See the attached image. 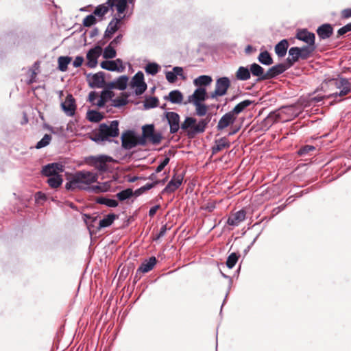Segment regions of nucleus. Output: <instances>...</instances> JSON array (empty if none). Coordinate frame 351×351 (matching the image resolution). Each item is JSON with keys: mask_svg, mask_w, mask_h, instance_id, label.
I'll return each mask as SVG.
<instances>
[{"mask_svg": "<svg viewBox=\"0 0 351 351\" xmlns=\"http://www.w3.org/2000/svg\"><path fill=\"white\" fill-rule=\"evenodd\" d=\"M75 181L78 184V189L87 191L92 193L105 192L108 191L109 184L107 182L100 183L97 185L90 186L96 182L98 176L95 173L88 171H79L75 174Z\"/></svg>", "mask_w": 351, "mask_h": 351, "instance_id": "nucleus-1", "label": "nucleus"}, {"mask_svg": "<svg viewBox=\"0 0 351 351\" xmlns=\"http://www.w3.org/2000/svg\"><path fill=\"white\" fill-rule=\"evenodd\" d=\"M119 122L114 120L110 122V124L103 123L99 126V131L104 135L106 141L111 142V138L117 137L119 134Z\"/></svg>", "mask_w": 351, "mask_h": 351, "instance_id": "nucleus-2", "label": "nucleus"}, {"mask_svg": "<svg viewBox=\"0 0 351 351\" xmlns=\"http://www.w3.org/2000/svg\"><path fill=\"white\" fill-rule=\"evenodd\" d=\"M230 80L228 77H221L217 79L215 83V89L210 95L211 99H216L217 97H221L227 93L230 86Z\"/></svg>", "mask_w": 351, "mask_h": 351, "instance_id": "nucleus-3", "label": "nucleus"}, {"mask_svg": "<svg viewBox=\"0 0 351 351\" xmlns=\"http://www.w3.org/2000/svg\"><path fill=\"white\" fill-rule=\"evenodd\" d=\"M142 132L147 139L153 145H158L162 140V135L160 132H156L153 124L145 125L142 127Z\"/></svg>", "mask_w": 351, "mask_h": 351, "instance_id": "nucleus-4", "label": "nucleus"}, {"mask_svg": "<svg viewBox=\"0 0 351 351\" xmlns=\"http://www.w3.org/2000/svg\"><path fill=\"white\" fill-rule=\"evenodd\" d=\"M130 86L136 87L134 93L136 95H142L147 89V84L144 81V75L142 71L137 72L132 78Z\"/></svg>", "mask_w": 351, "mask_h": 351, "instance_id": "nucleus-5", "label": "nucleus"}, {"mask_svg": "<svg viewBox=\"0 0 351 351\" xmlns=\"http://www.w3.org/2000/svg\"><path fill=\"white\" fill-rule=\"evenodd\" d=\"M111 161H112V158L105 155L88 158L89 164L94 166L99 171H106L107 170L106 163Z\"/></svg>", "mask_w": 351, "mask_h": 351, "instance_id": "nucleus-6", "label": "nucleus"}, {"mask_svg": "<svg viewBox=\"0 0 351 351\" xmlns=\"http://www.w3.org/2000/svg\"><path fill=\"white\" fill-rule=\"evenodd\" d=\"M121 145L124 149L130 150L136 146V134L133 130H126L121 135Z\"/></svg>", "mask_w": 351, "mask_h": 351, "instance_id": "nucleus-7", "label": "nucleus"}, {"mask_svg": "<svg viewBox=\"0 0 351 351\" xmlns=\"http://www.w3.org/2000/svg\"><path fill=\"white\" fill-rule=\"evenodd\" d=\"M336 87L340 89L339 92L331 94L329 97L336 98L348 95L351 91V84L348 79L341 78L335 82Z\"/></svg>", "mask_w": 351, "mask_h": 351, "instance_id": "nucleus-8", "label": "nucleus"}, {"mask_svg": "<svg viewBox=\"0 0 351 351\" xmlns=\"http://www.w3.org/2000/svg\"><path fill=\"white\" fill-rule=\"evenodd\" d=\"M102 52V48L99 45H97L91 48L86 54L87 63L86 65L89 68H95L97 64V59Z\"/></svg>", "mask_w": 351, "mask_h": 351, "instance_id": "nucleus-9", "label": "nucleus"}, {"mask_svg": "<svg viewBox=\"0 0 351 351\" xmlns=\"http://www.w3.org/2000/svg\"><path fill=\"white\" fill-rule=\"evenodd\" d=\"M211 120V116L208 115L204 119H200L197 123L194 124V126L192 128V130H189L188 131V136L189 137H194L197 134L203 133L208 124Z\"/></svg>", "mask_w": 351, "mask_h": 351, "instance_id": "nucleus-10", "label": "nucleus"}, {"mask_svg": "<svg viewBox=\"0 0 351 351\" xmlns=\"http://www.w3.org/2000/svg\"><path fill=\"white\" fill-rule=\"evenodd\" d=\"M61 108L67 116L72 117L75 114L76 104L75 99L72 95L69 94L66 97L64 101L61 103Z\"/></svg>", "mask_w": 351, "mask_h": 351, "instance_id": "nucleus-11", "label": "nucleus"}, {"mask_svg": "<svg viewBox=\"0 0 351 351\" xmlns=\"http://www.w3.org/2000/svg\"><path fill=\"white\" fill-rule=\"evenodd\" d=\"M184 176L182 174L174 175L167 185L162 191V193H171L174 192L182 184Z\"/></svg>", "mask_w": 351, "mask_h": 351, "instance_id": "nucleus-12", "label": "nucleus"}, {"mask_svg": "<svg viewBox=\"0 0 351 351\" xmlns=\"http://www.w3.org/2000/svg\"><path fill=\"white\" fill-rule=\"evenodd\" d=\"M165 117L170 127V133L175 134L180 129V116L175 112H168Z\"/></svg>", "mask_w": 351, "mask_h": 351, "instance_id": "nucleus-13", "label": "nucleus"}, {"mask_svg": "<svg viewBox=\"0 0 351 351\" xmlns=\"http://www.w3.org/2000/svg\"><path fill=\"white\" fill-rule=\"evenodd\" d=\"M207 99L205 88H197L191 95L188 97V102L193 104L202 103Z\"/></svg>", "mask_w": 351, "mask_h": 351, "instance_id": "nucleus-14", "label": "nucleus"}, {"mask_svg": "<svg viewBox=\"0 0 351 351\" xmlns=\"http://www.w3.org/2000/svg\"><path fill=\"white\" fill-rule=\"evenodd\" d=\"M236 119L237 117L232 114L230 111L226 113L221 117L218 122L217 125V130H223L229 125H232L235 122Z\"/></svg>", "mask_w": 351, "mask_h": 351, "instance_id": "nucleus-15", "label": "nucleus"}, {"mask_svg": "<svg viewBox=\"0 0 351 351\" xmlns=\"http://www.w3.org/2000/svg\"><path fill=\"white\" fill-rule=\"evenodd\" d=\"M290 66L284 63L276 64L269 68L267 71V80L272 79L283 73Z\"/></svg>", "mask_w": 351, "mask_h": 351, "instance_id": "nucleus-16", "label": "nucleus"}, {"mask_svg": "<svg viewBox=\"0 0 351 351\" xmlns=\"http://www.w3.org/2000/svg\"><path fill=\"white\" fill-rule=\"evenodd\" d=\"M295 38L306 43L307 45H315V34L313 33L309 32L306 29L298 31Z\"/></svg>", "mask_w": 351, "mask_h": 351, "instance_id": "nucleus-17", "label": "nucleus"}, {"mask_svg": "<svg viewBox=\"0 0 351 351\" xmlns=\"http://www.w3.org/2000/svg\"><path fill=\"white\" fill-rule=\"evenodd\" d=\"M113 1L114 0H107L106 3L97 5L93 11V14L98 17L103 18L110 10H113Z\"/></svg>", "mask_w": 351, "mask_h": 351, "instance_id": "nucleus-18", "label": "nucleus"}, {"mask_svg": "<svg viewBox=\"0 0 351 351\" xmlns=\"http://www.w3.org/2000/svg\"><path fill=\"white\" fill-rule=\"evenodd\" d=\"M91 88H103L105 86V73L102 71L93 74L89 82Z\"/></svg>", "mask_w": 351, "mask_h": 351, "instance_id": "nucleus-19", "label": "nucleus"}, {"mask_svg": "<svg viewBox=\"0 0 351 351\" xmlns=\"http://www.w3.org/2000/svg\"><path fill=\"white\" fill-rule=\"evenodd\" d=\"M123 18L124 16H121L119 18L114 17L112 19L105 31L104 38H110L112 37V36L118 30V24Z\"/></svg>", "mask_w": 351, "mask_h": 351, "instance_id": "nucleus-20", "label": "nucleus"}, {"mask_svg": "<svg viewBox=\"0 0 351 351\" xmlns=\"http://www.w3.org/2000/svg\"><path fill=\"white\" fill-rule=\"evenodd\" d=\"M250 74L253 76L258 77L256 81H262L267 80V72H264V69L258 64L253 63L250 66Z\"/></svg>", "mask_w": 351, "mask_h": 351, "instance_id": "nucleus-21", "label": "nucleus"}, {"mask_svg": "<svg viewBox=\"0 0 351 351\" xmlns=\"http://www.w3.org/2000/svg\"><path fill=\"white\" fill-rule=\"evenodd\" d=\"M333 33V28L330 24L325 23L317 29V34L320 39L325 40L330 38Z\"/></svg>", "mask_w": 351, "mask_h": 351, "instance_id": "nucleus-22", "label": "nucleus"}, {"mask_svg": "<svg viewBox=\"0 0 351 351\" xmlns=\"http://www.w3.org/2000/svg\"><path fill=\"white\" fill-rule=\"evenodd\" d=\"M166 79L169 83H174L177 80V76H180L183 79V69L180 66H174L172 71H167L165 73Z\"/></svg>", "mask_w": 351, "mask_h": 351, "instance_id": "nucleus-23", "label": "nucleus"}, {"mask_svg": "<svg viewBox=\"0 0 351 351\" xmlns=\"http://www.w3.org/2000/svg\"><path fill=\"white\" fill-rule=\"evenodd\" d=\"M289 56L287 58V62L288 65L291 67L293 65V64L301 59V53L300 51V47H291L289 50Z\"/></svg>", "mask_w": 351, "mask_h": 351, "instance_id": "nucleus-24", "label": "nucleus"}, {"mask_svg": "<svg viewBox=\"0 0 351 351\" xmlns=\"http://www.w3.org/2000/svg\"><path fill=\"white\" fill-rule=\"evenodd\" d=\"M156 258L155 256L150 257L148 260L143 262L136 271L137 275L138 273H147L151 271L154 265L156 264Z\"/></svg>", "mask_w": 351, "mask_h": 351, "instance_id": "nucleus-25", "label": "nucleus"}, {"mask_svg": "<svg viewBox=\"0 0 351 351\" xmlns=\"http://www.w3.org/2000/svg\"><path fill=\"white\" fill-rule=\"evenodd\" d=\"M213 81L210 75H202L193 80L194 86L197 88H205L211 84Z\"/></svg>", "mask_w": 351, "mask_h": 351, "instance_id": "nucleus-26", "label": "nucleus"}, {"mask_svg": "<svg viewBox=\"0 0 351 351\" xmlns=\"http://www.w3.org/2000/svg\"><path fill=\"white\" fill-rule=\"evenodd\" d=\"M100 66L102 69L110 71L123 72V68L122 66H118L113 60H109L108 59L101 62Z\"/></svg>", "mask_w": 351, "mask_h": 351, "instance_id": "nucleus-27", "label": "nucleus"}, {"mask_svg": "<svg viewBox=\"0 0 351 351\" xmlns=\"http://www.w3.org/2000/svg\"><path fill=\"white\" fill-rule=\"evenodd\" d=\"M114 96V94L112 90H103L101 93L100 98L98 99L95 105L99 108H102L105 106V104L108 99L111 100Z\"/></svg>", "mask_w": 351, "mask_h": 351, "instance_id": "nucleus-28", "label": "nucleus"}, {"mask_svg": "<svg viewBox=\"0 0 351 351\" xmlns=\"http://www.w3.org/2000/svg\"><path fill=\"white\" fill-rule=\"evenodd\" d=\"M165 100H169L172 104H181L183 100V95L178 90H174L169 93L168 96L164 97Z\"/></svg>", "mask_w": 351, "mask_h": 351, "instance_id": "nucleus-29", "label": "nucleus"}, {"mask_svg": "<svg viewBox=\"0 0 351 351\" xmlns=\"http://www.w3.org/2000/svg\"><path fill=\"white\" fill-rule=\"evenodd\" d=\"M289 47V43L287 39H283L280 40L276 46H275V52L278 57H284L287 51V49Z\"/></svg>", "mask_w": 351, "mask_h": 351, "instance_id": "nucleus-30", "label": "nucleus"}, {"mask_svg": "<svg viewBox=\"0 0 351 351\" xmlns=\"http://www.w3.org/2000/svg\"><path fill=\"white\" fill-rule=\"evenodd\" d=\"M235 76L238 80L246 81L251 77L250 70L245 66H239Z\"/></svg>", "mask_w": 351, "mask_h": 351, "instance_id": "nucleus-31", "label": "nucleus"}, {"mask_svg": "<svg viewBox=\"0 0 351 351\" xmlns=\"http://www.w3.org/2000/svg\"><path fill=\"white\" fill-rule=\"evenodd\" d=\"M47 177L48 178L46 182L53 189L59 187L63 182V179L60 174H55Z\"/></svg>", "mask_w": 351, "mask_h": 351, "instance_id": "nucleus-32", "label": "nucleus"}, {"mask_svg": "<svg viewBox=\"0 0 351 351\" xmlns=\"http://www.w3.org/2000/svg\"><path fill=\"white\" fill-rule=\"evenodd\" d=\"M253 103L252 101L246 99L234 106V108L230 111L232 114H233L235 117H237L239 114L242 112L246 108L250 106Z\"/></svg>", "mask_w": 351, "mask_h": 351, "instance_id": "nucleus-33", "label": "nucleus"}, {"mask_svg": "<svg viewBox=\"0 0 351 351\" xmlns=\"http://www.w3.org/2000/svg\"><path fill=\"white\" fill-rule=\"evenodd\" d=\"M86 118L90 122L98 123L104 118V116L99 111L90 110L86 113Z\"/></svg>", "mask_w": 351, "mask_h": 351, "instance_id": "nucleus-34", "label": "nucleus"}, {"mask_svg": "<svg viewBox=\"0 0 351 351\" xmlns=\"http://www.w3.org/2000/svg\"><path fill=\"white\" fill-rule=\"evenodd\" d=\"M118 216L114 213L107 215L104 219L99 221L98 229L110 226Z\"/></svg>", "mask_w": 351, "mask_h": 351, "instance_id": "nucleus-35", "label": "nucleus"}, {"mask_svg": "<svg viewBox=\"0 0 351 351\" xmlns=\"http://www.w3.org/2000/svg\"><path fill=\"white\" fill-rule=\"evenodd\" d=\"M230 147V143L226 138H221L215 141V145L213 147V154H216L226 147Z\"/></svg>", "mask_w": 351, "mask_h": 351, "instance_id": "nucleus-36", "label": "nucleus"}, {"mask_svg": "<svg viewBox=\"0 0 351 351\" xmlns=\"http://www.w3.org/2000/svg\"><path fill=\"white\" fill-rule=\"evenodd\" d=\"M315 48H316L315 45H307L302 47H300V53H301V59L302 60L308 59L311 56V54L313 53Z\"/></svg>", "mask_w": 351, "mask_h": 351, "instance_id": "nucleus-37", "label": "nucleus"}, {"mask_svg": "<svg viewBox=\"0 0 351 351\" xmlns=\"http://www.w3.org/2000/svg\"><path fill=\"white\" fill-rule=\"evenodd\" d=\"M122 96L123 97H119L116 99L112 98V106L115 108H121L123 106L127 105L128 104V97H129V95L127 93H123Z\"/></svg>", "mask_w": 351, "mask_h": 351, "instance_id": "nucleus-38", "label": "nucleus"}, {"mask_svg": "<svg viewBox=\"0 0 351 351\" xmlns=\"http://www.w3.org/2000/svg\"><path fill=\"white\" fill-rule=\"evenodd\" d=\"M258 61L263 65H271L273 63V59L267 51L261 52L258 57Z\"/></svg>", "mask_w": 351, "mask_h": 351, "instance_id": "nucleus-39", "label": "nucleus"}, {"mask_svg": "<svg viewBox=\"0 0 351 351\" xmlns=\"http://www.w3.org/2000/svg\"><path fill=\"white\" fill-rule=\"evenodd\" d=\"M71 61V58L69 56H60L58 58V69L60 71L64 72L67 70L68 64Z\"/></svg>", "mask_w": 351, "mask_h": 351, "instance_id": "nucleus-40", "label": "nucleus"}, {"mask_svg": "<svg viewBox=\"0 0 351 351\" xmlns=\"http://www.w3.org/2000/svg\"><path fill=\"white\" fill-rule=\"evenodd\" d=\"M128 3H129L128 0H114L113 8H116L119 14H123L127 8Z\"/></svg>", "mask_w": 351, "mask_h": 351, "instance_id": "nucleus-41", "label": "nucleus"}, {"mask_svg": "<svg viewBox=\"0 0 351 351\" xmlns=\"http://www.w3.org/2000/svg\"><path fill=\"white\" fill-rule=\"evenodd\" d=\"M128 80L129 78L127 75H121L117 78L114 80L117 86V89H119L120 90H125L127 87Z\"/></svg>", "mask_w": 351, "mask_h": 351, "instance_id": "nucleus-42", "label": "nucleus"}, {"mask_svg": "<svg viewBox=\"0 0 351 351\" xmlns=\"http://www.w3.org/2000/svg\"><path fill=\"white\" fill-rule=\"evenodd\" d=\"M97 202L100 204L106 205L110 208H114L118 206V202L113 199H109L104 197L97 198Z\"/></svg>", "mask_w": 351, "mask_h": 351, "instance_id": "nucleus-43", "label": "nucleus"}, {"mask_svg": "<svg viewBox=\"0 0 351 351\" xmlns=\"http://www.w3.org/2000/svg\"><path fill=\"white\" fill-rule=\"evenodd\" d=\"M158 99L156 97H149L148 98H146L143 104L144 108L145 110H148L150 108L157 107L158 105Z\"/></svg>", "mask_w": 351, "mask_h": 351, "instance_id": "nucleus-44", "label": "nucleus"}, {"mask_svg": "<svg viewBox=\"0 0 351 351\" xmlns=\"http://www.w3.org/2000/svg\"><path fill=\"white\" fill-rule=\"evenodd\" d=\"M197 122L196 119L193 117H186L184 121L181 123L180 128H181L183 130H192V128L194 126V124H195Z\"/></svg>", "mask_w": 351, "mask_h": 351, "instance_id": "nucleus-45", "label": "nucleus"}, {"mask_svg": "<svg viewBox=\"0 0 351 351\" xmlns=\"http://www.w3.org/2000/svg\"><path fill=\"white\" fill-rule=\"evenodd\" d=\"M117 52L114 49V47L111 45H108L106 47H105L103 52V58L108 60L112 59L116 57Z\"/></svg>", "mask_w": 351, "mask_h": 351, "instance_id": "nucleus-46", "label": "nucleus"}, {"mask_svg": "<svg viewBox=\"0 0 351 351\" xmlns=\"http://www.w3.org/2000/svg\"><path fill=\"white\" fill-rule=\"evenodd\" d=\"M239 256H240V255L238 253H236V252L231 253L228 256V258L226 261V266L229 269L233 268L235 266L236 263H237Z\"/></svg>", "mask_w": 351, "mask_h": 351, "instance_id": "nucleus-47", "label": "nucleus"}, {"mask_svg": "<svg viewBox=\"0 0 351 351\" xmlns=\"http://www.w3.org/2000/svg\"><path fill=\"white\" fill-rule=\"evenodd\" d=\"M159 69H160V66L157 63H155V62L148 63L145 68V72L147 74H149L152 75H155L156 74H157L159 71Z\"/></svg>", "mask_w": 351, "mask_h": 351, "instance_id": "nucleus-48", "label": "nucleus"}, {"mask_svg": "<svg viewBox=\"0 0 351 351\" xmlns=\"http://www.w3.org/2000/svg\"><path fill=\"white\" fill-rule=\"evenodd\" d=\"M133 195V191L131 189H126L123 190L118 193L116 196L120 201H124L130 198Z\"/></svg>", "mask_w": 351, "mask_h": 351, "instance_id": "nucleus-49", "label": "nucleus"}, {"mask_svg": "<svg viewBox=\"0 0 351 351\" xmlns=\"http://www.w3.org/2000/svg\"><path fill=\"white\" fill-rule=\"evenodd\" d=\"M51 141V136L50 134H46L42 138V139L36 143L35 147L38 149L43 148L47 146L50 143Z\"/></svg>", "mask_w": 351, "mask_h": 351, "instance_id": "nucleus-50", "label": "nucleus"}, {"mask_svg": "<svg viewBox=\"0 0 351 351\" xmlns=\"http://www.w3.org/2000/svg\"><path fill=\"white\" fill-rule=\"evenodd\" d=\"M193 105L195 106V113L197 116L204 117L206 115L208 108L204 104L197 103Z\"/></svg>", "mask_w": 351, "mask_h": 351, "instance_id": "nucleus-51", "label": "nucleus"}, {"mask_svg": "<svg viewBox=\"0 0 351 351\" xmlns=\"http://www.w3.org/2000/svg\"><path fill=\"white\" fill-rule=\"evenodd\" d=\"M53 165L48 164L43 167L42 173L43 175L46 176H50L55 174H58L57 172H55V170L53 167Z\"/></svg>", "mask_w": 351, "mask_h": 351, "instance_id": "nucleus-52", "label": "nucleus"}, {"mask_svg": "<svg viewBox=\"0 0 351 351\" xmlns=\"http://www.w3.org/2000/svg\"><path fill=\"white\" fill-rule=\"evenodd\" d=\"M96 18L94 14H89L86 16L83 20V25L85 27H90L96 23Z\"/></svg>", "mask_w": 351, "mask_h": 351, "instance_id": "nucleus-53", "label": "nucleus"}, {"mask_svg": "<svg viewBox=\"0 0 351 351\" xmlns=\"http://www.w3.org/2000/svg\"><path fill=\"white\" fill-rule=\"evenodd\" d=\"M91 140L97 144H103L104 142H106V139L104 138V135L101 133V131H99V129H98V131L97 133H95L92 137Z\"/></svg>", "mask_w": 351, "mask_h": 351, "instance_id": "nucleus-54", "label": "nucleus"}, {"mask_svg": "<svg viewBox=\"0 0 351 351\" xmlns=\"http://www.w3.org/2000/svg\"><path fill=\"white\" fill-rule=\"evenodd\" d=\"M78 184L75 181V176L73 175L71 180L66 183L65 188L68 191H74L76 189H78Z\"/></svg>", "mask_w": 351, "mask_h": 351, "instance_id": "nucleus-55", "label": "nucleus"}, {"mask_svg": "<svg viewBox=\"0 0 351 351\" xmlns=\"http://www.w3.org/2000/svg\"><path fill=\"white\" fill-rule=\"evenodd\" d=\"M315 149V147L314 146L307 145H305V146L301 147L298 150V153L300 156H304V155H306L308 152L314 151Z\"/></svg>", "mask_w": 351, "mask_h": 351, "instance_id": "nucleus-56", "label": "nucleus"}, {"mask_svg": "<svg viewBox=\"0 0 351 351\" xmlns=\"http://www.w3.org/2000/svg\"><path fill=\"white\" fill-rule=\"evenodd\" d=\"M232 216L234 217V219L240 223L245 219V212L243 210H240L235 213Z\"/></svg>", "mask_w": 351, "mask_h": 351, "instance_id": "nucleus-57", "label": "nucleus"}, {"mask_svg": "<svg viewBox=\"0 0 351 351\" xmlns=\"http://www.w3.org/2000/svg\"><path fill=\"white\" fill-rule=\"evenodd\" d=\"M350 31H351V23H348L347 25H344L343 27H342L338 29L337 37L341 36Z\"/></svg>", "mask_w": 351, "mask_h": 351, "instance_id": "nucleus-58", "label": "nucleus"}, {"mask_svg": "<svg viewBox=\"0 0 351 351\" xmlns=\"http://www.w3.org/2000/svg\"><path fill=\"white\" fill-rule=\"evenodd\" d=\"M170 158L169 157H165L164 160L160 162L159 165L156 169V173H160L169 162Z\"/></svg>", "mask_w": 351, "mask_h": 351, "instance_id": "nucleus-59", "label": "nucleus"}, {"mask_svg": "<svg viewBox=\"0 0 351 351\" xmlns=\"http://www.w3.org/2000/svg\"><path fill=\"white\" fill-rule=\"evenodd\" d=\"M35 199L37 203L45 202L47 199V196L44 193L38 191L35 194Z\"/></svg>", "mask_w": 351, "mask_h": 351, "instance_id": "nucleus-60", "label": "nucleus"}, {"mask_svg": "<svg viewBox=\"0 0 351 351\" xmlns=\"http://www.w3.org/2000/svg\"><path fill=\"white\" fill-rule=\"evenodd\" d=\"M147 138L143 135V133L142 132V136H136V145H145L147 143Z\"/></svg>", "mask_w": 351, "mask_h": 351, "instance_id": "nucleus-61", "label": "nucleus"}, {"mask_svg": "<svg viewBox=\"0 0 351 351\" xmlns=\"http://www.w3.org/2000/svg\"><path fill=\"white\" fill-rule=\"evenodd\" d=\"M160 182V180H156V181H154L152 183H147L145 185L143 186H142V189L144 191H148V190H150L152 189V188H154L155 186H156L158 184H159Z\"/></svg>", "mask_w": 351, "mask_h": 351, "instance_id": "nucleus-62", "label": "nucleus"}, {"mask_svg": "<svg viewBox=\"0 0 351 351\" xmlns=\"http://www.w3.org/2000/svg\"><path fill=\"white\" fill-rule=\"evenodd\" d=\"M84 62V58L82 56H76L74 61L73 62V65L74 67L77 68L80 67Z\"/></svg>", "mask_w": 351, "mask_h": 351, "instance_id": "nucleus-63", "label": "nucleus"}, {"mask_svg": "<svg viewBox=\"0 0 351 351\" xmlns=\"http://www.w3.org/2000/svg\"><path fill=\"white\" fill-rule=\"evenodd\" d=\"M341 17L348 19L351 17V8L344 9L341 11Z\"/></svg>", "mask_w": 351, "mask_h": 351, "instance_id": "nucleus-64", "label": "nucleus"}]
</instances>
